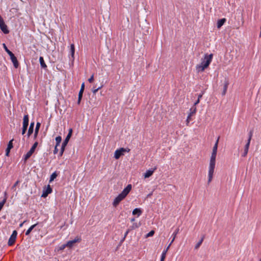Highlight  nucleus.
Here are the masks:
<instances>
[{
  "instance_id": "nucleus-1",
  "label": "nucleus",
  "mask_w": 261,
  "mask_h": 261,
  "mask_svg": "<svg viewBox=\"0 0 261 261\" xmlns=\"http://www.w3.org/2000/svg\"><path fill=\"white\" fill-rule=\"evenodd\" d=\"M213 57V55L206 54L203 58L201 59V62L200 64L196 65V69L198 72H203L211 64Z\"/></svg>"
},
{
  "instance_id": "nucleus-2",
  "label": "nucleus",
  "mask_w": 261,
  "mask_h": 261,
  "mask_svg": "<svg viewBox=\"0 0 261 261\" xmlns=\"http://www.w3.org/2000/svg\"><path fill=\"white\" fill-rule=\"evenodd\" d=\"M132 187L130 184L128 185L123 189L122 192L115 198L113 202V205L115 207H116L119 204V203L126 197V196L132 190Z\"/></svg>"
},
{
  "instance_id": "nucleus-3",
  "label": "nucleus",
  "mask_w": 261,
  "mask_h": 261,
  "mask_svg": "<svg viewBox=\"0 0 261 261\" xmlns=\"http://www.w3.org/2000/svg\"><path fill=\"white\" fill-rule=\"evenodd\" d=\"M217 153H212V155L211 156L210 166H209V170H208V184H209L212 180L213 174L214 172V169L215 168V163H216V158Z\"/></svg>"
},
{
  "instance_id": "nucleus-4",
  "label": "nucleus",
  "mask_w": 261,
  "mask_h": 261,
  "mask_svg": "<svg viewBox=\"0 0 261 261\" xmlns=\"http://www.w3.org/2000/svg\"><path fill=\"white\" fill-rule=\"evenodd\" d=\"M3 47H4V48L5 49V51L7 53V54L10 57L11 61L12 62L15 68H18V67L19 66V63L17 61V58L15 56L14 54L7 48V46L6 45V44L5 43L3 44Z\"/></svg>"
},
{
  "instance_id": "nucleus-5",
  "label": "nucleus",
  "mask_w": 261,
  "mask_h": 261,
  "mask_svg": "<svg viewBox=\"0 0 261 261\" xmlns=\"http://www.w3.org/2000/svg\"><path fill=\"white\" fill-rule=\"evenodd\" d=\"M38 145V142H35L30 150L23 156V160H24V163H25L27 161L31 156L33 153L34 152L36 147Z\"/></svg>"
},
{
  "instance_id": "nucleus-6",
  "label": "nucleus",
  "mask_w": 261,
  "mask_h": 261,
  "mask_svg": "<svg viewBox=\"0 0 261 261\" xmlns=\"http://www.w3.org/2000/svg\"><path fill=\"white\" fill-rule=\"evenodd\" d=\"M29 122V117L28 115H25L23 118L22 135H24L27 132Z\"/></svg>"
},
{
  "instance_id": "nucleus-7",
  "label": "nucleus",
  "mask_w": 261,
  "mask_h": 261,
  "mask_svg": "<svg viewBox=\"0 0 261 261\" xmlns=\"http://www.w3.org/2000/svg\"><path fill=\"white\" fill-rule=\"evenodd\" d=\"M130 151V149L129 148H121L119 149H117L114 153V158L116 159H118L120 158V157L123 155V153L124 152H128Z\"/></svg>"
},
{
  "instance_id": "nucleus-8",
  "label": "nucleus",
  "mask_w": 261,
  "mask_h": 261,
  "mask_svg": "<svg viewBox=\"0 0 261 261\" xmlns=\"http://www.w3.org/2000/svg\"><path fill=\"white\" fill-rule=\"evenodd\" d=\"M17 235V231L14 230L9 239L8 242V246H12L15 243V242L16 241Z\"/></svg>"
},
{
  "instance_id": "nucleus-9",
  "label": "nucleus",
  "mask_w": 261,
  "mask_h": 261,
  "mask_svg": "<svg viewBox=\"0 0 261 261\" xmlns=\"http://www.w3.org/2000/svg\"><path fill=\"white\" fill-rule=\"evenodd\" d=\"M82 241L81 237H76L73 240L69 241L66 244L67 247L72 248L76 243H80Z\"/></svg>"
},
{
  "instance_id": "nucleus-10",
  "label": "nucleus",
  "mask_w": 261,
  "mask_h": 261,
  "mask_svg": "<svg viewBox=\"0 0 261 261\" xmlns=\"http://www.w3.org/2000/svg\"><path fill=\"white\" fill-rule=\"evenodd\" d=\"M0 29L5 34L9 33V30L8 29L7 25L5 24L3 18L0 20Z\"/></svg>"
},
{
  "instance_id": "nucleus-11",
  "label": "nucleus",
  "mask_w": 261,
  "mask_h": 261,
  "mask_svg": "<svg viewBox=\"0 0 261 261\" xmlns=\"http://www.w3.org/2000/svg\"><path fill=\"white\" fill-rule=\"evenodd\" d=\"M72 134V129L71 128H70L69 130L68 135H67L65 139L64 140L62 144L61 147L65 148L66 146H67V145L69 142L70 138L71 137Z\"/></svg>"
},
{
  "instance_id": "nucleus-12",
  "label": "nucleus",
  "mask_w": 261,
  "mask_h": 261,
  "mask_svg": "<svg viewBox=\"0 0 261 261\" xmlns=\"http://www.w3.org/2000/svg\"><path fill=\"white\" fill-rule=\"evenodd\" d=\"M84 89H85V84H84V83H83L81 85V89L79 93L78 100H77V102L78 105H80L81 103V101L83 97V92L84 91Z\"/></svg>"
},
{
  "instance_id": "nucleus-13",
  "label": "nucleus",
  "mask_w": 261,
  "mask_h": 261,
  "mask_svg": "<svg viewBox=\"0 0 261 261\" xmlns=\"http://www.w3.org/2000/svg\"><path fill=\"white\" fill-rule=\"evenodd\" d=\"M53 190L50 186V185H48L45 190H43V193L41 195L42 197H46L48 196V195L52 192Z\"/></svg>"
},
{
  "instance_id": "nucleus-14",
  "label": "nucleus",
  "mask_w": 261,
  "mask_h": 261,
  "mask_svg": "<svg viewBox=\"0 0 261 261\" xmlns=\"http://www.w3.org/2000/svg\"><path fill=\"white\" fill-rule=\"evenodd\" d=\"M157 169L156 167H155L152 170H148L146 171V172L144 173V177L145 178H149L150 177L153 173L155 170H156Z\"/></svg>"
},
{
  "instance_id": "nucleus-15",
  "label": "nucleus",
  "mask_w": 261,
  "mask_h": 261,
  "mask_svg": "<svg viewBox=\"0 0 261 261\" xmlns=\"http://www.w3.org/2000/svg\"><path fill=\"white\" fill-rule=\"evenodd\" d=\"M34 122H32L31 123L27 135L28 138H29L30 136L33 134L34 131Z\"/></svg>"
},
{
  "instance_id": "nucleus-16",
  "label": "nucleus",
  "mask_w": 261,
  "mask_h": 261,
  "mask_svg": "<svg viewBox=\"0 0 261 261\" xmlns=\"http://www.w3.org/2000/svg\"><path fill=\"white\" fill-rule=\"evenodd\" d=\"M40 126H41V123L39 122H37L36 127L35 129V133L34 134V140H35L38 136Z\"/></svg>"
},
{
  "instance_id": "nucleus-17",
  "label": "nucleus",
  "mask_w": 261,
  "mask_h": 261,
  "mask_svg": "<svg viewBox=\"0 0 261 261\" xmlns=\"http://www.w3.org/2000/svg\"><path fill=\"white\" fill-rule=\"evenodd\" d=\"M13 139L10 140L8 144L7 148L6 150V155L8 156L10 153V150L13 148Z\"/></svg>"
},
{
  "instance_id": "nucleus-18",
  "label": "nucleus",
  "mask_w": 261,
  "mask_h": 261,
  "mask_svg": "<svg viewBox=\"0 0 261 261\" xmlns=\"http://www.w3.org/2000/svg\"><path fill=\"white\" fill-rule=\"evenodd\" d=\"M142 213L143 211L140 208H136L133 211L132 214L138 217L142 215Z\"/></svg>"
},
{
  "instance_id": "nucleus-19",
  "label": "nucleus",
  "mask_w": 261,
  "mask_h": 261,
  "mask_svg": "<svg viewBox=\"0 0 261 261\" xmlns=\"http://www.w3.org/2000/svg\"><path fill=\"white\" fill-rule=\"evenodd\" d=\"M226 21V19L224 18L219 19L217 23V28L220 29L224 24Z\"/></svg>"
},
{
  "instance_id": "nucleus-20",
  "label": "nucleus",
  "mask_w": 261,
  "mask_h": 261,
  "mask_svg": "<svg viewBox=\"0 0 261 261\" xmlns=\"http://www.w3.org/2000/svg\"><path fill=\"white\" fill-rule=\"evenodd\" d=\"M39 62L40 64V66L42 68L44 69H46L47 68V65H46L44 62V58L43 57L41 56L39 57Z\"/></svg>"
},
{
  "instance_id": "nucleus-21",
  "label": "nucleus",
  "mask_w": 261,
  "mask_h": 261,
  "mask_svg": "<svg viewBox=\"0 0 261 261\" xmlns=\"http://www.w3.org/2000/svg\"><path fill=\"white\" fill-rule=\"evenodd\" d=\"M219 139H220V137L219 136L216 141V143H215L214 147H213L212 153H217Z\"/></svg>"
},
{
  "instance_id": "nucleus-22",
  "label": "nucleus",
  "mask_w": 261,
  "mask_h": 261,
  "mask_svg": "<svg viewBox=\"0 0 261 261\" xmlns=\"http://www.w3.org/2000/svg\"><path fill=\"white\" fill-rule=\"evenodd\" d=\"M228 85H229L228 81H225L224 82V86H223V92H222L223 95H225L227 90V88H228Z\"/></svg>"
},
{
  "instance_id": "nucleus-23",
  "label": "nucleus",
  "mask_w": 261,
  "mask_h": 261,
  "mask_svg": "<svg viewBox=\"0 0 261 261\" xmlns=\"http://www.w3.org/2000/svg\"><path fill=\"white\" fill-rule=\"evenodd\" d=\"M169 248L170 247L168 246L167 248L163 251L161 257V259H162V260H165L167 252L168 251Z\"/></svg>"
},
{
  "instance_id": "nucleus-24",
  "label": "nucleus",
  "mask_w": 261,
  "mask_h": 261,
  "mask_svg": "<svg viewBox=\"0 0 261 261\" xmlns=\"http://www.w3.org/2000/svg\"><path fill=\"white\" fill-rule=\"evenodd\" d=\"M38 225V223L32 225L25 232V235L29 236L31 232L32 231V230L36 227V226Z\"/></svg>"
},
{
  "instance_id": "nucleus-25",
  "label": "nucleus",
  "mask_w": 261,
  "mask_h": 261,
  "mask_svg": "<svg viewBox=\"0 0 261 261\" xmlns=\"http://www.w3.org/2000/svg\"><path fill=\"white\" fill-rule=\"evenodd\" d=\"M58 176V173L56 171L54 172L51 174L50 176L49 182H52Z\"/></svg>"
},
{
  "instance_id": "nucleus-26",
  "label": "nucleus",
  "mask_w": 261,
  "mask_h": 261,
  "mask_svg": "<svg viewBox=\"0 0 261 261\" xmlns=\"http://www.w3.org/2000/svg\"><path fill=\"white\" fill-rule=\"evenodd\" d=\"M204 237L203 236L201 239L199 240V241L196 244L195 246V249H198L200 246H201V244L202 243L203 240H204Z\"/></svg>"
},
{
  "instance_id": "nucleus-27",
  "label": "nucleus",
  "mask_w": 261,
  "mask_h": 261,
  "mask_svg": "<svg viewBox=\"0 0 261 261\" xmlns=\"http://www.w3.org/2000/svg\"><path fill=\"white\" fill-rule=\"evenodd\" d=\"M70 53L72 57L74 58V55L75 53V48L74 45L73 44H71L70 45Z\"/></svg>"
},
{
  "instance_id": "nucleus-28",
  "label": "nucleus",
  "mask_w": 261,
  "mask_h": 261,
  "mask_svg": "<svg viewBox=\"0 0 261 261\" xmlns=\"http://www.w3.org/2000/svg\"><path fill=\"white\" fill-rule=\"evenodd\" d=\"M61 141H62V137L60 136L57 137L56 138V147H58L60 143L61 142Z\"/></svg>"
},
{
  "instance_id": "nucleus-29",
  "label": "nucleus",
  "mask_w": 261,
  "mask_h": 261,
  "mask_svg": "<svg viewBox=\"0 0 261 261\" xmlns=\"http://www.w3.org/2000/svg\"><path fill=\"white\" fill-rule=\"evenodd\" d=\"M190 113L189 114H191L192 116L193 114H195L196 112V108L195 106H193L190 110Z\"/></svg>"
},
{
  "instance_id": "nucleus-30",
  "label": "nucleus",
  "mask_w": 261,
  "mask_h": 261,
  "mask_svg": "<svg viewBox=\"0 0 261 261\" xmlns=\"http://www.w3.org/2000/svg\"><path fill=\"white\" fill-rule=\"evenodd\" d=\"M179 228H176L175 231H174V232L173 233L172 235V237H173L174 238H176V235L179 232Z\"/></svg>"
},
{
  "instance_id": "nucleus-31",
  "label": "nucleus",
  "mask_w": 261,
  "mask_h": 261,
  "mask_svg": "<svg viewBox=\"0 0 261 261\" xmlns=\"http://www.w3.org/2000/svg\"><path fill=\"white\" fill-rule=\"evenodd\" d=\"M130 230H132V229L129 228L126 231L125 233H124V237L122 238L121 242H123L124 241V240L125 239L126 236H127V234H128V233Z\"/></svg>"
},
{
  "instance_id": "nucleus-32",
  "label": "nucleus",
  "mask_w": 261,
  "mask_h": 261,
  "mask_svg": "<svg viewBox=\"0 0 261 261\" xmlns=\"http://www.w3.org/2000/svg\"><path fill=\"white\" fill-rule=\"evenodd\" d=\"M102 87V85L100 86V87L96 88L95 87H94L92 89V92L94 94H95L100 89H101Z\"/></svg>"
},
{
  "instance_id": "nucleus-33",
  "label": "nucleus",
  "mask_w": 261,
  "mask_h": 261,
  "mask_svg": "<svg viewBox=\"0 0 261 261\" xmlns=\"http://www.w3.org/2000/svg\"><path fill=\"white\" fill-rule=\"evenodd\" d=\"M250 141L249 140H247V142L246 144V145L245 146V147H244V149L245 150H247L248 151L249 147V146H250Z\"/></svg>"
},
{
  "instance_id": "nucleus-34",
  "label": "nucleus",
  "mask_w": 261,
  "mask_h": 261,
  "mask_svg": "<svg viewBox=\"0 0 261 261\" xmlns=\"http://www.w3.org/2000/svg\"><path fill=\"white\" fill-rule=\"evenodd\" d=\"M253 130H250L249 133V137H248V140H249L250 141H251V138L252 137V136H253Z\"/></svg>"
},
{
  "instance_id": "nucleus-35",
  "label": "nucleus",
  "mask_w": 261,
  "mask_h": 261,
  "mask_svg": "<svg viewBox=\"0 0 261 261\" xmlns=\"http://www.w3.org/2000/svg\"><path fill=\"white\" fill-rule=\"evenodd\" d=\"M154 234V230H151L150 232H149L147 234H146V237H152L153 236V234Z\"/></svg>"
},
{
  "instance_id": "nucleus-36",
  "label": "nucleus",
  "mask_w": 261,
  "mask_h": 261,
  "mask_svg": "<svg viewBox=\"0 0 261 261\" xmlns=\"http://www.w3.org/2000/svg\"><path fill=\"white\" fill-rule=\"evenodd\" d=\"M64 150H65V148L61 147V150H60V151L59 153V156H62Z\"/></svg>"
},
{
  "instance_id": "nucleus-37",
  "label": "nucleus",
  "mask_w": 261,
  "mask_h": 261,
  "mask_svg": "<svg viewBox=\"0 0 261 261\" xmlns=\"http://www.w3.org/2000/svg\"><path fill=\"white\" fill-rule=\"evenodd\" d=\"M191 116H192L191 114H189L187 117V120H186L187 125L188 124V123L190 122V121L191 120Z\"/></svg>"
},
{
  "instance_id": "nucleus-38",
  "label": "nucleus",
  "mask_w": 261,
  "mask_h": 261,
  "mask_svg": "<svg viewBox=\"0 0 261 261\" xmlns=\"http://www.w3.org/2000/svg\"><path fill=\"white\" fill-rule=\"evenodd\" d=\"M66 247H67V246L66 245V244H63L62 245L60 248H59V250H64Z\"/></svg>"
},
{
  "instance_id": "nucleus-39",
  "label": "nucleus",
  "mask_w": 261,
  "mask_h": 261,
  "mask_svg": "<svg viewBox=\"0 0 261 261\" xmlns=\"http://www.w3.org/2000/svg\"><path fill=\"white\" fill-rule=\"evenodd\" d=\"M248 150H245V149H244V152H243V153L242 154V156H243V157H245V156L247 155V153H248Z\"/></svg>"
},
{
  "instance_id": "nucleus-40",
  "label": "nucleus",
  "mask_w": 261,
  "mask_h": 261,
  "mask_svg": "<svg viewBox=\"0 0 261 261\" xmlns=\"http://www.w3.org/2000/svg\"><path fill=\"white\" fill-rule=\"evenodd\" d=\"M94 80V75H92L89 79H88V81L89 83H92L93 81Z\"/></svg>"
},
{
  "instance_id": "nucleus-41",
  "label": "nucleus",
  "mask_w": 261,
  "mask_h": 261,
  "mask_svg": "<svg viewBox=\"0 0 261 261\" xmlns=\"http://www.w3.org/2000/svg\"><path fill=\"white\" fill-rule=\"evenodd\" d=\"M19 183V180H17L15 183L14 184V185L12 187V189H14L15 187H16Z\"/></svg>"
},
{
  "instance_id": "nucleus-42",
  "label": "nucleus",
  "mask_w": 261,
  "mask_h": 261,
  "mask_svg": "<svg viewBox=\"0 0 261 261\" xmlns=\"http://www.w3.org/2000/svg\"><path fill=\"white\" fill-rule=\"evenodd\" d=\"M58 152V149L57 148V147H56V145L55 146V149L54 150V153L56 154Z\"/></svg>"
},
{
  "instance_id": "nucleus-43",
  "label": "nucleus",
  "mask_w": 261,
  "mask_h": 261,
  "mask_svg": "<svg viewBox=\"0 0 261 261\" xmlns=\"http://www.w3.org/2000/svg\"><path fill=\"white\" fill-rule=\"evenodd\" d=\"M175 238L172 237V239L171 240V241L170 242V243L169 244L168 246L170 247V246L171 245V244L173 243V242H174V241L175 240Z\"/></svg>"
},
{
  "instance_id": "nucleus-44",
  "label": "nucleus",
  "mask_w": 261,
  "mask_h": 261,
  "mask_svg": "<svg viewBox=\"0 0 261 261\" xmlns=\"http://www.w3.org/2000/svg\"><path fill=\"white\" fill-rule=\"evenodd\" d=\"M199 101H200V100H199V99H197V100L195 102L194 105V106H195H195H196V105H197L198 103H199Z\"/></svg>"
},
{
  "instance_id": "nucleus-45",
  "label": "nucleus",
  "mask_w": 261,
  "mask_h": 261,
  "mask_svg": "<svg viewBox=\"0 0 261 261\" xmlns=\"http://www.w3.org/2000/svg\"><path fill=\"white\" fill-rule=\"evenodd\" d=\"M138 227V226H137V224H133V226L131 227V229H134V227Z\"/></svg>"
},
{
  "instance_id": "nucleus-46",
  "label": "nucleus",
  "mask_w": 261,
  "mask_h": 261,
  "mask_svg": "<svg viewBox=\"0 0 261 261\" xmlns=\"http://www.w3.org/2000/svg\"><path fill=\"white\" fill-rule=\"evenodd\" d=\"M203 93H202L201 94H199L198 96V99H199L202 97V95H203Z\"/></svg>"
},
{
  "instance_id": "nucleus-47",
  "label": "nucleus",
  "mask_w": 261,
  "mask_h": 261,
  "mask_svg": "<svg viewBox=\"0 0 261 261\" xmlns=\"http://www.w3.org/2000/svg\"><path fill=\"white\" fill-rule=\"evenodd\" d=\"M25 222H26V221L25 220V221H24L22 223H20V224H19V227H21L23 226V224Z\"/></svg>"
},
{
  "instance_id": "nucleus-48",
  "label": "nucleus",
  "mask_w": 261,
  "mask_h": 261,
  "mask_svg": "<svg viewBox=\"0 0 261 261\" xmlns=\"http://www.w3.org/2000/svg\"><path fill=\"white\" fill-rule=\"evenodd\" d=\"M242 21L241 25H243V24H244V20H243V17L242 18Z\"/></svg>"
},
{
  "instance_id": "nucleus-49",
  "label": "nucleus",
  "mask_w": 261,
  "mask_h": 261,
  "mask_svg": "<svg viewBox=\"0 0 261 261\" xmlns=\"http://www.w3.org/2000/svg\"><path fill=\"white\" fill-rule=\"evenodd\" d=\"M135 220V218H133L130 219V221L131 222H134V221Z\"/></svg>"
},
{
  "instance_id": "nucleus-50",
  "label": "nucleus",
  "mask_w": 261,
  "mask_h": 261,
  "mask_svg": "<svg viewBox=\"0 0 261 261\" xmlns=\"http://www.w3.org/2000/svg\"><path fill=\"white\" fill-rule=\"evenodd\" d=\"M160 261H164V260H162V259H161Z\"/></svg>"
},
{
  "instance_id": "nucleus-51",
  "label": "nucleus",
  "mask_w": 261,
  "mask_h": 261,
  "mask_svg": "<svg viewBox=\"0 0 261 261\" xmlns=\"http://www.w3.org/2000/svg\"><path fill=\"white\" fill-rule=\"evenodd\" d=\"M259 261H261V259H260V260H259Z\"/></svg>"
}]
</instances>
